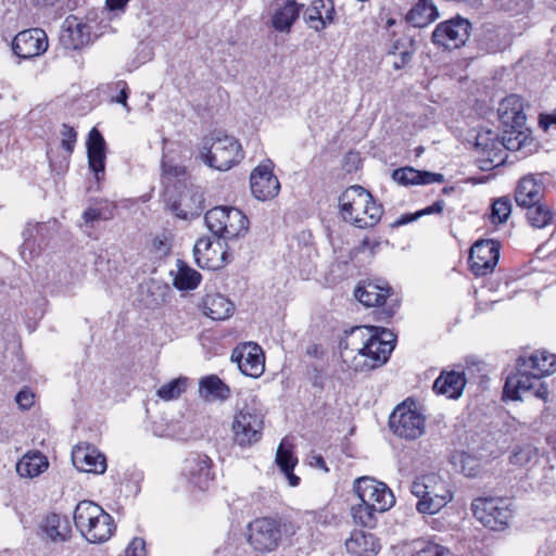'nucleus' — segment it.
<instances>
[{
    "label": "nucleus",
    "mask_w": 556,
    "mask_h": 556,
    "mask_svg": "<svg viewBox=\"0 0 556 556\" xmlns=\"http://www.w3.org/2000/svg\"><path fill=\"white\" fill-rule=\"evenodd\" d=\"M346 551L354 556H377L381 545L369 532L354 530L345 542Z\"/></svg>",
    "instance_id": "28"
},
{
    "label": "nucleus",
    "mask_w": 556,
    "mask_h": 556,
    "mask_svg": "<svg viewBox=\"0 0 556 556\" xmlns=\"http://www.w3.org/2000/svg\"><path fill=\"white\" fill-rule=\"evenodd\" d=\"M465 475L468 476V477L473 476L472 472H466Z\"/></svg>",
    "instance_id": "62"
},
{
    "label": "nucleus",
    "mask_w": 556,
    "mask_h": 556,
    "mask_svg": "<svg viewBox=\"0 0 556 556\" xmlns=\"http://www.w3.org/2000/svg\"><path fill=\"white\" fill-rule=\"evenodd\" d=\"M195 264L208 270H217L226 264V251L219 241L213 242L210 238H200L193 247Z\"/></svg>",
    "instance_id": "19"
},
{
    "label": "nucleus",
    "mask_w": 556,
    "mask_h": 556,
    "mask_svg": "<svg viewBox=\"0 0 556 556\" xmlns=\"http://www.w3.org/2000/svg\"><path fill=\"white\" fill-rule=\"evenodd\" d=\"M500 258V243L486 239L477 241L470 249V269L476 276H485L492 273Z\"/></svg>",
    "instance_id": "14"
},
{
    "label": "nucleus",
    "mask_w": 556,
    "mask_h": 556,
    "mask_svg": "<svg viewBox=\"0 0 556 556\" xmlns=\"http://www.w3.org/2000/svg\"><path fill=\"white\" fill-rule=\"evenodd\" d=\"M354 492L361 502L375 507L381 513L390 509L395 498L390 488L370 477H362L354 482Z\"/></svg>",
    "instance_id": "12"
},
{
    "label": "nucleus",
    "mask_w": 556,
    "mask_h": 556,
    "mask_svg": "<svg viewBox=\"0 0 556 556\" xmlns=\"http://www.w3.org/2000/svg\"><path fill=\"white\" fill-rule=\"evenodd\" d=\"M473 516L485 527L494 531L507 528L513 517L511 503L503 497H478L471 503Z\"/></svg>",
    "instance_id": "9"
},
{
    "label": "nucleus",
    "mask_w": 556,
    "mask_h": 556,
    "mask_svg": "<svg viewBox=\"0 0 556 556\" xmlns=\"http://www.w3.org/2000/svg\"><path fill=\"white\" fill-rule=\"evenodd\" d=\"M339 210L342 219L356 228L375 227L381 219L383 207L377 203L369 191L354 185L339 197Z\"/></svg>",
    "instance_id": "3"
},
{
    "label": "nucleus",
    "mask_w": 556,
    "mask_h": 556,
    "mask_svg": "<svg viewBox=\"0 0 556 556\" xmlns=\"http://www.w3.org/2000/svg\"><path fill=\"white\" fill-rule=\"evenodd\" d=\"M511 213V201L508 197H501L493 201L490 219L492 224L505 223Z\"/></svg>",
    "instance_id": "46"
},
{
    "label": "nucleus",
    "mask_w": 556,
    "mask_h": 556,
    "mask_svg": "<svg viewBox=\"0 0 556 556\" xmlns=\"http://www.w3.org/2000/svg\"><path fill=\"white\" fill-rule=\"evenodd\" d=\"M86 147L89 168L94 173L97 180H100V175H103L105 169L106 143L97 128L93 127L89 131Z\"/></svg>",
    "instance_id": "23"
},
{
    "label": "nucleus",
    "mask_w": 556,
    "mask_h": 556,
    "mask_svg": "<svg viewBox=\"0 0 556 556\" xmlns=\"http://www.w3.org/2000/svg\"><path fill=\"white\" fill-rule=\"evenodd\" d=\"M129 0H105L108 10L124 12Z\"/></svg>",
    "instance_id": "56"
},
{
    "label": "nucleus",
    "mask_w": 556,
    "mask_h": 556,
    "mask_svg": "<svg viewBox=\"0 0 556 556\" xmlns=\"http://www.w3.org/2000/svg\"><path fill=\"white\" fill-rule=\"evenodd\" d=\"M410 492L418 498L417 511L424 515L439 513L453 500L448 483L437 473L417 477L410 485Z\"/></svg>",
    "instance_id": "5"
},
{
    "label": "nucleus",
    "mask_w": 556,
    "mask_h": 556,
    "mask_svg": "<svg viewBox=\"0 0 556 556\" xmlns=\"http://www.w3.org/2000/svg\"><path fill=\"white\" fill-rule=\"evenodd\" d=\"M390 293L389 287H383L374 281L363 282L355 289V298L365 306H380Z\"/></svg>",
    "instance_id": "32"
},
{
    "label": "nucleus",
    "mask_w": 556,
    "mask_h": 556,
    "mask_svg": "<svg viewBox=\"0 0 556 556\" xmlns=\"http://www.w3.org/2000/svg\"><path fill=\"white\" fill-rule=\"evenodd\" d=\"M106 89L111 93V102L122 104L127 112L130 111V108L127 104V99L129 96V88L125 80H116L106 85Z\"/></svg>",
    "instance_id": "48"
},
{
    "label": "nucleus",
    "mask_w": 556,
    "mask_h": 556,
    "mask_svg": "<svg viewBox=\"0 0 556 556\" xmlns=\"http://www.w3.org/2000/svg\"><path fill=\"white\" fill-rule=\"evenodd\" d=\"M523 109V99L518 94H509L500 102L498 117L506 127H523L526 123Z\"/></svg>",
    "instance_id": "26"
},
{
    "label": "nucleus",
    "mask_w": 556,
    "mask_h": 556,
    "mask_svg": "<svg viewBox=\"0 0 556 556\" xmlns=\"http://www.w3.org/2000/svg\"><path fill=\"white\" fill-rule=\"evenodd\" d=\"M544 197V185L532 175L522 177L515 189V201L520 207L538 204Z\"/></svg>",
    "instance_id": "25"
},
{
    "label": "nucleus",
    "mask_w": 556,
    "mask_h": 556,
    "mask_svg": "<svg viewBox=\"0 0 556 556\" xmlns=\"http://www.w3.org/2000/svg\"><path fill=\"white\" fill-rule=\"evenodd\" d=\"M397 25V20L394 17H388L384 23V27L387 29H391L393 26Z\"/></svg>",
    "instance_id": "61"
},
{
    "label": "nucleus",
    "mask_w": 556,
    "mask_h": 556,
    "mask_svg": "<svg viewBox=\"0 0 556 556\" xmlns=\"http://www.w3.org/2000/svg\"><path fill=\"white\" fill-rule=\"evenodd\" d=\"M201 195L193 193L189 195V192L180 194L179 201L172 204L173 213L180 219H190L200 215L201 207Z\"/></svg>",
    "instance_id": "38"
},
{
    "label": "nucleus",
    "mask_w": 556,
    "mask_h": 556,
    "mask_svg": "<svg viewBox=\"0 0 556 556\" xmlns=\"http://www.w3.org/2000/svg\"><path fill=\"white\" fill-rule=\"evenodd\" d=\"M389 425L396 435L415 440L425 431V417L405 404H401L391 414Z\"/></svg>",
    "instance_id": "13"
},
{
    "label": "nucleus",
    "mask_w": 556,
    "mask_h": 556,
    "mask_svg": "<svg viewBox=\"0 0 556 556\" xmlns=\"http://www.w3.org/2000/svg\"><path fill=\"white\" fill-rule=\"evenodd\" d=\"M556 371V354L546 350H538L529 354H521L516 361V372L506 378L504 396L516 401L521 395L533 391V394L546 401L547 387L541 379Z\"/></svg>",
    "instance_id": "1"
},
{
    "label": "nucleus",
    "mask_w": 556,
    "mask_h": 556,
    "mask_svg": "<svg viewBox=\"0 0 556 556\" xmlns=\"http://www.w3.org/2000/svg\"><path fill=\"white\" fill-rule=\"evenodd\" d=\"M203 309L207 317L214 320H224L231 316L235 311V305L225 295L215 293L205 296Z\"/></svg>",
    "instance_id": "33"
},
{
    "label": "nucleus",
    "mask_w": 556,
    "mask_h": 556,
    "mask_svg": "<svg viewBox=\"0 0 556 556\" xmlns=\"http://www.w3.org/2000/svg\"><path fill=\"white\" fill-rule=\"evenodd\" d=\"M48 47V36L40 28L23 30L12 41L13 52L21 59L41 55L47 51Z\"/></svg>",
    "instance_id": "18"
},
{
    "label": "nucleus",
    "mask_w": 556,
    "mask_h": 556,
    "mask_svg": "<svg viewBox=\"0 0 556 556\" xmlns=\"http://www.w3.org/2000/svg\"><path fill=\"white\" fill-rule=\"evenodd\" d=\"M381 513L380 510L361 502L352 507V517L355 523L371 528L376 525V515Z\"/></svg>",
    "instance_id": "44"
},
{
    "label": "nucleus",
    "mask_w": 556,
    "mask_h": 556,
    "mask_svg": "<svg viewBox=\"0 0 556 556\" xmlns=\"http://www.w3.org/2000/svg\"><path fill=\"white\" fill-rule=\"evenodd\" d=\"M15 401L22 409H29L35 403V394L29 389H23L16 394Z\"/></svg>",
    "instance_id": "52"
},
{
    "label": "nucleus",
    "mask_w": 556,
    "mask_h": 556,
    "mask_svg": "<svg viewBox=\"0 0 556 556\" xmlns=\"http://www.w3.org/2000/svg\"><path fill=\"white\" fill-rule=\"evenodd\" d=\"M540 125L546 130L551 125H556V111L541 117Z\"/></svg>",
    "instance_id": "58"
},
{
    "label": "nucleus",
    "mask_w": 556,
    "mask_h": 556,
    "mask_svg": "<svg viewBox=\"0 0 556 556\" xmlns=\"http://www.w3.org/2000/svg\"><path fill=\"white\" fill-rule=\"evenodd\" d=\"M439 17V11L432 0H417L407 12L405 20L414 27H426Z\"/></svg>",
    "instance_id": "31"
},
{
    "label": "nucleus",
    "mask_w": 556,
    "mask_h": 556,
    "mask_svg": "<svg viewBox=\"0 0 556 556\" xmlns=\"http://www.w3.org/2000/svg\"><path fill=\"white\" fill-rule=\"evenodd\" d=\"M417 218H419V216H417V212L412 215H403L399 220L395 222V225H405L416 220Z\"/></svg>",
    "instance_id": "60"
},
{
    "label": "nucleus",
    "mask_w": 556,
    "mask_h": 556,
    "mask_svg": "<svg viewBox=\"0 0 556 556\" xmlns=\"http://www.w3.org/2000/svg\"><path fill=\"white\" fill-rule=\"evenodd\" d=\"M56 231V220H49L47 223H28L23 231L24 242L21 247L22 257L25 261L31 260L34 254H38L35 251V247L38 245L39 251L46 241L50 238L52 232Z\"/></svg>",
    "instance_id": "20"
},
{
    "label": "nucleus",
    "mask_w": 556,
    "mask_h": 556,
    "mask_svg": "<svg viewBox=\"0 0 556 556\" xmlns=\"http://www.w3.org/2000/svg\"><path fill=\"white\" fill-rule=\"evenodd\" d=\"M207 228L218 238L230 240L244 236L249 229V219L237 207L216 206L205 214Z\"/></svg>",
    "instance_id": "7"
},
{
    "label": "nucleus",
    "mask_w": 556,
    "mask_h": 556,
    "mask_svg": "<svg viewBox=\"0 0 556 556\" xmlns=\"http://www.w3.org/2000/svg\"><path fill=\"white\" fill-rule=\"evenodd\" d=\"M475 149L480 154V161L484 163L483 169L501 165L506 157L504 143L497 132L485 129L476 136Z\"/></svg>",
    "instance_id": "15"
},
{
    "label": "nucleus",
    "mask_w": 556,
    "mask_h": 556,
    "mask_svg": "<svg viewBox=\"0 0 556 556\" xmlns=\"http://www.w3.org/2000/svg\"><path fill=\"white\" fill-rule=\"evenodd\" d=\"M415 52L414 40L406 35L394 38L389 48V54L396 58L393 62L395 70L405 67Z\"/></svg>",
    "instance_id": "35"
},
{
    "label": "nucleus",
    "mask_w": 556,
    "mask_h": 556,
    "mask_svg": "<svg viewBox=\"0 0 556 556\" xmlns=\"http://www.w3.org/2000/svg\"><path fill=\"white\" fill-rule=\"evenodd\" d=\"M311 465L316 466L320 469H323L325 472H328V467L326 465V462L323 456L320 455H314L312 456Z\"/></svg>",
    "instance_id": "59"
},
{
    "label": "nucleus",
    "mask_w": 556,
    "mask_h": 556,
    "mask_svg": "<svg viewBox=\"0 0 556 556\" xmlns=\"http://www.w3.org/2000/svg\"><path fill=\"white\" fill-rule=\"evenodd\" d=\"M412 556H452L450 549L434 541L420 539L414 542Z\"/></svg>",
    "instance_id": "43"
},
{
    "label": "nucleus",
    "mask_w": 556,
    "mask_h": 556,
    "mask_svg": "<svg viewBox=\"0 0 556 556\" xmlns=\"http://www.w3.org/2000/svg\"><path fill=\"white\" fill-rule=\"evenodd\" d=\"M280 540V526L273 518H256L248 526V542L258 553L276 549Z\"/></svg>",
    "instance_id": "11"
},
{
    "label": "nucleus",
    "mask_w": 556,
    "mask_h": 556,
    "mask_svg": "<svg viewBox=\"0 0 556 556\" xmlns=\"http://www.w3.org/2000/svg\"><path fill=\"white\" fill-rule=\"evenodd\" d=\"M301 5L295 0H287L286 3L276 10L273 16V27L278 31H289L299 17Z\"/></svg>",
    "instance_id": "37"
},
{
    "label": "nucleus",
    "mask_w": 556,
    "mask_h": 556,
    "mask_svg": "<svg viewBox=\"0 0 556 556\" xmlns=\"http://www.w3.org/2000/svg\"><path fill=\"white\" fill-rule=\"evenodd\" d=\"M74 466L85 472L97 475L106 470L105 456L92 446L77 447L73 451Z\"/></svg>",
    "instance_id": "24"
},
{
    "label": "nucleus",
    "mask_w": 556,
    "mask_h": 556,
    "mask_svg": "<svg viewBox=\"0 0 556 556\" xmlns=\"http://www.w3.org/2000/svg\"><path fill=\"white\" fill-rule=\"evenodd\" d=\"M274 163L270 160L263 161L250 175L252 194L261 201L275 198L280 191V182L273 173Z\"/></svg>",
    "instance_id": "16"
},
{
    "label": "nucleus",
    "mask_w": 556,
    "mask_h": 556,
    "mask_svg": "<svg viewBox=\"0 0 556 556\" xmlns=\"http://www.w3.org/2000/svg\"><path fill=\"white\" fill-rule=\"evenodd\" d=\"M200 281L201 275L197 270L184 263L178 266L177 275L174 278V286L178 290H193L198 287Z\"/></svg>",
    "instance_id": "42"
},
{
    "label": "nucleus",
    "mask_w": 556,
    "mask_h": 556,
    "mask_svg": "<svg viewBox=\"0 0 556 556\" xmlns=\"http://www.w3.org/2000/svg\"><path fill=\"white\" fill-rule=\"evenodd\" d=\"M201 157L212 168L228 170L243 159V151L235 137L218 130L203 139Z\"/></svg>",
    "instance_id": "6"
},
{
    "label": "nucleus",
    "mask_w": 556,
    "mask_h": 556,
    "mask_svg": "<svg viewBox=\"0 0 556 556\" xmlns=\"http://www.w3.org/2000/svg\"><path fill=\"white\" fill-rule=\"evenodd\" d=\"M61 146L68 153L72 154L77 141V132L74 127L63 124L61 128Z\"/></svg>",
    "instance_id": "49"
},
{
    "label": "nucleus",
    "mask_w": 556,
    "mask_h": 556,
    "mask_svg": "<svg viewBox=\"0 0 556 556\" xmlns=\"http://www.w3.org/2000/svg\"><path fill=\"white\" fill-rule=\"evenodd\" d=\"M212 460L206 455L193 454L185 459L182 475L194 486L205 490L213 479L211 471Z\"/></svg>",
    "instance_id": "21"
},
{
    "label": "nucleus",
    "mask_w": 556,
    "mask_h": 556,
    "mask_svg": "<svg viewBox=\"0 0 556 556\" xmlns=\"http://www.w3.org/2000/svg\"><path fill=\"white\" fill-rule=\"evenodd\" d=\"M151 251L157 257H164L168 255L170 252V244L167 237L165 235L155 236L151 243Z\"/></svg>",
    "instance_id": "50"
},
{
    "label": "nucleus",
    "mask_w": 556,
    "mask_h": 556,
    "mask_svg": "<svg viewBox=\"0 0 556 556\" xmlns=\"http://www.w3.org/2000/svg\"><path fill=\"white\" fill-rule=\"evenodd\" d=\"M471 24L467 18L455 16L439 23L431 35L434 46L443 50L463 47L469 38Z\"/></svg>",
    "instance_id": "10"
},
{
    "label": "nucleus",
    "mask_w": 556,
    "mask_h": 556,
    "mask_svg": "<svg viewBox=\"0 0 556 556\" xmlns=\"http://www.w3.org/2000/svg\"><path fill=\"white\" fill-rule=\"evenodd\" d=\"M502 136L504 143V152L506 150L518 151L531 142L528 129L523 130L522 127H508Z\"/></svg>",
    "instance_id": "41"
},
{
    "label": "nucleus",
    "mask_w": 556,
    "mask_h": 556,
    "mask_svg": "<svg viewBox=\"0 0 556 556\" xmlns=\"http://www.w3.org/2000/svg\"><path fill=\"white\" fill-rule=\"evenodd\" d=\"M47 468V457L39 452L24 455L16 464V472L22 478H35Z\"/></svg>",
    "instance_id": "36"
},
{
    "label": "nucleus",
    "mask_w": 556,
    "mask_h": 556,
    "mask_svg": "<svg viewBox=\"0 0 556 556\" xmlns=\"http://www.w3.org/2000/svg\"><path fill=\"white\" fill-rule=\"evenodd\" d=\"M74 522L80 534L94 544L106 542L115 531L113 517L91 501L85 500L76 505Z\"/></svg>",
    "instance_id": "4"
},
{
    "label": "nucleus",
    "mask_w": 556,
    "mask_h": 556,
    "mask_svg": "<svg viewBox=\"0 0 556 556\" xmlns=\"http://www.w3.org/2000/svg\"><path fill=\"white\" fill-rule=\"evenodd\" d=\"M264 418L260 408L245 404L232 419L233 443L242 448L257 444L263 438Z\"/></svg>",
    "instance_id": "8"
},
{
    "label": "nucleus",
    "mask_w": 556,
    "mask_h": 556,
    "mask_svg": "<svg viewBox=\"0 0 556 556\" xmlns=\"http://www.w3.org/2000/svg\"><path fill=\"white\" fill-rule=\"evenodd\" d=\"M119 556H146V542L141 538H134Z\"/></svg>",
    "instance_id": "51"
},
{
    "label": "nucleus",
    "mask_w": 556,
    "mask_h": 556,
    "mask_svg": "<svg viewBox=\"0 0 556 556\" xmlns=\"http://www.w3.org/2000/svg\"><path fill=\"white\" fill-rule=\"evenodd\" d=\"M163 173L173 177H182L186 174L184 166L172 165L167 162L162 163Z\"/></svg>",
    "instance_id": "54"
},
{
    "label": "nucleus",
    "mask_w": 556,
    "mask_h": 556,
    "mask_svg": "<svg viewBox=\"0 0 556 556\" xmlns=\"http://www.w3.org/2000/svg\"><path fill=\"white\" fill-rule=\"evenodd\" d=\"M43 539L53 543H63L70 540L72 528L68 520L58 514L48 515L40 526Z\"/></svg>",
    "instance_id": "29"
},
{
    "label": "nucleus",
    "mask_w": 556,
    "mask_h": 556,
    "mask_svg": "<svg viewBox=\"0 0 556 556\" xmlns=\"http://www.w3.org/2000/svg\"><path fill=\"white\" fill-rule=\"evenodd\" d=\"M392 178L403 186L442 184L444 181V176L440 173L417 170L413 167H402L393 170Z\"/></svg>",
    "instance_id": "30"
},
{
    "label": "nucleus",
    "mask_w": 556,
    "mask_h": 556,
    "mask_svg": "<svg viewBox=\"0 0 556 556\" xmlns=\"http://www.w3.org/2000/svg\"><path fill=\"white\" fill-rule=\"evenodd\" d=\"M83 218L87 224L93 223L94 220L101 219L102 214L101 211L98 208H88L84 212ZM108 217H103V219H106Z\"/></svg>",
    "instance_id": "55"
},
{
    "label": "nucleus",
    "mask_w": 556,
    "mask_h": 556,
    "mask_svg": "<svg viewBox=\"0 0 556 556\" xmlns=\"http://www.w3.org/2000/svg\"><path fill=\"white\" fill-rule=\"evenodd\" d=\"M276 464L287 478L289 485L298 486L300 483V478L293 473V469L298 464V459L293 456L292 451L286 447L285 441H282L278 446L276 453Z\"/></svg>",
    "instance_id": "39"
},
{
    "label": "nucleus",
    "mask_w": 556,
    "mask_h": 556,
    "mask_svg": "<svg viewBox=\"0 0 556 556\" xmlns=\"http://www.w3.org/2000/svg\"><path fill=\"white\" fill-rule=\"evenodd\" d=\"M526 208L527 220L533 228H545L554 220V212L546 204L541 203V201L538 202V204H532Z\"/></svg>",
    "instance_id": "40"
},
{
    "label": "nucleus",
    "mask_w": 556,
    "mask_h": 556,
    "mask_svg": "<svg viewBox=\"0 0 556 556\" xmlns=\"http://www.w3.org/2000/svg\"><path fill=\"white\" fill-rule=\"evenodd\" d=\"M231 361L240 371L252 378H258L265 370V356L262 348L253 342L238 345L231 353Z\"/></svg>",
    "instance_id": "17"
},
{
    "label": "nucleus",
    "mask_w": 556,
    "mask_h": 556,
    "mask_svg": "<svg viewBox=\"0 0 556 556\" xmlns=\"http://www.w3.org/2000/svg\"><path fill=\"white\" fill-rule=\"evenodd\" d=\"M334 15L332 0H314L305 10L303 17L309 28L321 31L333 23Z\"/></svg>",
    "instance_id": "22"
},
{
    "label": "nucleus",
    "mask_w": 556,
    "mask_h": 556,
    "mask_svg": "<svg viewBox=\"0 0 556 556\" xmlns=\"http://www.w3.org/2000/svg\"><path fill=\"white\" fill-rule=\"evenodd\" d=\"M444 206L445 202L443 200H437L432 205H429L426 208L418 211L417 216L421 217L424 215L440 214L443 212Z\"/></svg>",
    "instance_id": "53"
},
{
    "label": "nucleus",
    "mask_w": 556,
    "mask_h": 556,
    "mask_svg": "<svg viewBox=\"0 0 556 556\" xmlns=\"http://www.w3.org/2000/svg\"><path fill=\"white\" fill-rule=\"evenodd\" d=\"M199 394L208 402L225 401L230 396V389L218 376L210 375L200 380Z\"/></svg>",
    "instance_id": "34"
},
{
    "label": "nucleus",
    "mask_w": 556,
    "mask_h": 556,
    "mask_svg": "<svg viewBox=\"0 0 556 556\" xmlns=\"http://www.w3.org/2000/svg\"><path fill=\"white\" fill-rule=\"evenodd\" d=\"M64 24L66 26V31H68L72 37L74 48H77L88 41L89 27L87 24L79 22L75 16H68Z\"/></svg>",
    "instance_id": "45"
},
{
    "label": "nucleus",
    "mask_w": 556,
    "mask_h": 556,
    "mask_svg": "<svg viewBox=\"0 0 556 556\" xmlns=\"http://www.w3.org/2000/svg\"><path fill=\"white\" fill-rule=\"evenodd\" d=\"M379 245L377 240H370L368 237H365L359 245L356 248L357 252L363 253L366 250H370L374 253L375 249Z\"/></svg>",
    "instance_id": "57"
},
{
    "label": "nucleus",
    "mask_w": 556,
    "mask_h": 556,
    "mask_svg": "<svg viewBox=\"0 0 556 556\" xmlns=\"http://www.w3.org/2000/svg\"><path fill=\"white\" fill-rule=\"evenodd\" d=\"M187 387L186 378H176L172 381L163 384L156 392L157 396L165 401H172L178 399L185 391Z\"/></svg>",
    "instance_id": "47"
},
{
    "label": "nucleus",
    "mask_w": 556,
    "mask_h": 556,
    "mask_svg": "<svg viewBox=\"0 0 556 556\" xmlns=\"http://www.w3.org/2000/svg\"><path fill=\"white\" fill-rule=\"evenodd\" d=\"M467 379L464 371L442 370L434 380L433 390L447 399H458L464 391Z\"/></svg>",
    "instance_id": "27"
},
{
    "label": "nucleus",
    "mask_w": 556,
    "mask_h": 556,
    "mask_svg": "<svg viewBox=\"0 0 556 556\" xmlns=\"http://www.w3.org/2000/svg\"><path fill=\"white\" fill-rule=\"evenodd\" d=\"M395 334L383 327L358 326L354 327L349 338L341 343L344 350L351 348L363 357L362 363L354 364L356 371H366L386 364L395 348Z\"/></svg>",
    "instance_id": "2"
}]
</instances>
